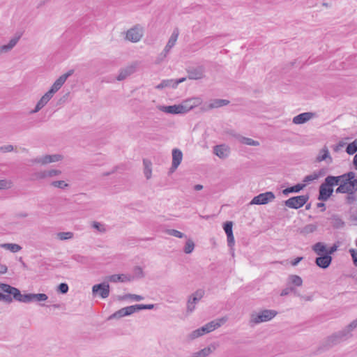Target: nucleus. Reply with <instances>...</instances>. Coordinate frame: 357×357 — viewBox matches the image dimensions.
Instances as JSON below:
<instances>
[{
    "label": "nucleus",
    "mask_w": 357,
    "mask_h": 357,
    "mask_svg": "<svg viewBox=\"0 0 357 357\" xmlns=\"http://www.w3.org/2000/svg\"><path fill=\"white\" fill-rule=\"evenodd\" d=\"M0 289L6 294H13V298L17 301L29 303L31 302H41L47 300L48 297L45 294H22L20 291L8 284L1 283Z\"/></svg>",
    "instance_id": "obj_1"
},
{
    "label": "nucleus",
    "mask_w": 357,
    "mask_h": 357,
    "mask_svg": "<svg viewBox=\"0 0 357 357\" xmlns=\"http://www.w3.org/2000/svg\"><path fill=\"white\" fill-rule=\"evenodd\" d=\"M357 327V319L351 322L343 330L328 336L323 343L324 349H328L351 337V332Z\"/></svg>",
    "instance_id": "obj_2"
},
{
    "label": "nucleus",
    "mask_w": 357,
    "mask_h": 357,
    "mask_svg": "<svg viewBox=\"0 0 357 357\" xmlns=\"http://www.w3.org/2000/svg\"><path fill=\"white\" fill-rule=\"evenodd\" d=\"M200 103L201 99L199 98H194L187 100L182 105L165 106L162 107V110L166 113L173 114H185Z\"/></svg>",
    "instance_id": "obj_3"
},
{
    "label": "nucleus",
    "mask_w": 357,
    "mask_h": 357,
    "mask_svg": "<svg viewBox=\"0 0 357 357\" xmlns=\"http://www.w3.org/2000/svg\"><path fill=\"white\" fill-rule=\"evenodd\" d=\"M339 184L337 178L335 176H328L319 186L318 199L326 201L333 192V187Z\"/></svg>",
    "instance_id": "obj_4"
},
{
    "label": "nucleus",
    "mask_w": 357,
    "mask_h": 357,
    "mask_svg": "<svg viewBox=\"0 0 357 357\" xmlns=\"http://www.w3.org/2000/svg\"><path fill=\"white\" fill-rule=\"evenodd\" d=\"M309 199V195L292 197L284 201V205L290 208L298 209L303 206Z\"/></svg>",
    "instance_id": "obj_5"
},
{
    "label": "nucleus",
    "mask_w": 357,
    "mask_h": 357,
    "mask_svg": "<svg viewBox=\"0 0 357 357\" xmlns=\"http://www.w3.org/2000/svg\"><path fill=\"white\" fill-rule=\"evenodd\" d=\"M277 314L278 312L275 310H264L256 315H252L251 321L256 324L261 322L268 321L275 317Z\"/></svg>",
    "instance_id": "obj_6"
},
{
    "label": "nucleus",
    "mask_w": 357,
    "mask_h": 357,
    "mask_svg": "<svg viewBox=\"0 0 357 357\" xmlns=\"http://www.w3.org/2000/svg\"><path fill=\"white\" fill-rule=\"evenodd\" d=\"M275 198V196L273 192L268 191L264 193H261L257 196L254 197L252 199L251 204L264 205L270 202H272Z\"/></svg>",
    "instance_id": "obj_7"
},
{
    "label": "nucleus",
    "mask_w": 357,
    "mask_h": 357,
    "mask_svg": "<svg viewBox=\"0 0 357 357\" xmlns=\"http://www.w3.org/2000/svg\"><path fill=\"white\" fill-rule=\"evenodd\" d=\"M73 70H70L66 73L63 74L61 75L52 85L50 89L49 90L50 93H52L54 95L55 93H56L63 85V84L66 82V79L73 75Z\"/></svg>",
    "instance_id": "obj_8"
},
{
    "label": "nucleus",
    "mask_w": 357,
    "mask_h": 357,
    "mask_svg": "<svg viewBox=\"0 0 357 357\" xmlns=\"http://www.w3.org/2000/svg\"><path fill=\"white\" fill-rule=\"evenodd\" d=\"M93 294H98L102 298H106L109 295V285L107 283L102 282L95 284L92 287Z\"/></svg>",
    "instance_id": "obj_9"
},
{
    "label": "nucleus",
    "mask_w": 357,
    "mask_h": 357,
    "mask_svg": "<svg viewBox=\"0 0 357 357\" xmlns=\"http://www.w3.org/2000/svg\"><path fill=\"white\" fill-rule=\"evenodd\" d=\"M187 79V77H181L180 79H163L159 84L155 86V89H163L165 88L171 87L173 89H176L178 84L185 82Z\"/></svg>",
    "instance_id": "obj_10"
},
{
    "label": "nucleus",
    "mask_w": 357,
    "mask_h": 357,
    "mask_svg": "<svg viewBox=\"0 0 357 357\" xmlns=\"http://www.w3.org/2000/svg\"><path fill=\"white\" fill-rule=\"evenodd\" d=\"M189 79H200L204 77V68L202 66L191 67L187 70Z\"/></svg>",
    "instance_id": "obj_11"
},
{
    "label": "nucleus",
    "mask_w": 357,
    "mask_h": 357,
    "mask_svg": "<svg viewBox=\"0 0 357 357\" xmlns=\"http://www.w3.org/2000/svg\"><path fill=\"white\" fill-rule=\"evenodd\" d=\"M143 36L142 30L137 26L130 29L126 32V39L132 43L140 40Z\"/></svg>",
    "instance_id": "obj_12"
},
{
    "label": "nucleus",
    "mask_w": 357,
    "mask_h": 357,
    "mask_svg": "<svg viewBox=\"0 0 357 357\" xmlns=\"http://www.w3.org/2000/svg\"><path fill=\"white\" fill-rule=\"evenodd\" d=\"M133 313H135V307H133V305L125 307L110 315L109 319H119L126 316L131 315Z\"/></svg>",
    "instance_id": "obj_13"
},
{
    "label": "nucleus",
    "mask_w": 357,
    "mask_h": 357,
    "mask_svg": "<svg viewBox=\"0 0 357 357\" xmlns=\"http://www.w3.org/2000/svg\"><path fill=\"white\" fill-rule=\"evenodd\" d=\"M182 151L178 149H174L172 150V163L170 168L172 172H174L178 168L182 161Z\"/></svg>",
    "instance_id": "obj_14"
},
{
    "label": "nucleus",
    "mask_w": 357,
    "mask_h": 357,
    "mask_svg": "<svg viewBox=\"0 0 357 357\" xmlns=\"http://www.w3.org/2000/svg\"><path fill=\"white\" fill-rule=\"evenodd\" d=\"M315 116V113L313 112H303L295 116L292 119V122L296 125L303 124Z\"/></svg>",
    "instance_id": "obj_15"
},
{
    "label": "nucleus",
    "mask_w": 357,
    "mask_h": 357,
    "mask_svg": "<svg viewBox=\"0 0 357 357\" xmlns=\"http://www.w3.org/2000/svg\"><path fill=\"white\" fill-rule=\"evenodd\" d=\"M233 223L231 221H227L224 223L223 229L227 234V244L228 246L231 248L234 245V237L233 234L232 230Z\"/></svg>",
    "instance_id": "obj_16"
},
{
    "label": "nucleus",
    "mask_w": 357,
    "mask_h": 357,
    "mask_svg": "<svg viewBox=\"0 0 357 357\" xmlns=\"http://www.w3.org/2000/svg\"><path fill=\"white\" fill-rule=\"evenodd\" d=\"M213 153L218 158L225 159L229 156L230 149L229 146L225 144L216 145L213 147Z\"/></svg>",
    "instance_id": "obj_17"
},
{
    "label": "nucleus",
    "mask_w": 357,
    "mask_h": 357,
    "mask_svg": "<svg viewBox=\"0 0 357 357\" xmlns=\"http://www.w3.org/2000/svg\"><path fill=\"white\" fill-rule=\"evenodd\" d=\"M54 95L50 93L48 91L46 92L37 102L34 109L31 112V114H34L39 112L47 102L51 100Z\"/></svg>",
    "instance_id": "obj_18"
},
{
    "label": "nucleus",
    "mask_w": 357,
    "mask_h": 357,
    "mask_svg": "<svg viewBox=\"0 0 357 357\" xmlns=\"http://www.w3.org/2000/svg\"><path fill=\"white\" fill-rule=\"evenodd\" d=\"M107 280L110 282H126L133 280V277L126 274H114L108 276Z\"/></svg>",
    "instance_id": "obj_19"
},
{
    "label": "nucleus",
    "mask_w": 357,
    "mask_h": 357,
    "mask_svg": "<svg viewBox=\"0 0 357 357\" xmlns=\"http://www.w3.org/2000/svg\"><path fill=\"white\" fill-rule=\"evenodd\" d=\"M331 256L326 254L320 255V257H317L315 260L316 264L324 269L327 268L331 265Z\"/></svg>",
    "instance_id": "obj_20"
},
{
    "label": "nucleus",
    "mask_w": 357,
    "mask_h": 357,
    "mask_svg": "<svg viewBox=\"0 0 357 357\" xmlns=\"http://www.w3.org/2000/svg\"><path fill=\"white\" fill-rule=\"evenodd\" d=\"M136 70V65H130L120 70V73L119 75L117 76L116 79L119 81H121L125 79L127 77L130 76L132 73L135 72Z\"/></svg>",
    "instance_id": "obj_21"
},
{
    "label": "nucleus",
    "mask_w": 357,
    "mask_h": 357,
    "mask_svg": "<svg viewBox=\"0 0 357 357\" xmlns=\"http://www.w3.org/2000/svg\"><path fill=\"white\" fill-rule=\"evenodd\" d=\"M21 37V35L19 34L17 36H15L13 38H11L9 41V43L6 45H1L0 46V54L2 53H6L10 52L17 43L20 38Z\"/></svg>",
    "instance_id": "obj_22"
},
{
    "label": "nucleus",
    "mask_w": 357,
    "mask_h": 357,
    "mask_svg": "<svg viewBox=\"0 0 357 357\" xmlns=\"http://www.w3.org/2000/svg\"><path fill=\"white\" fill-rule=\"evenodd\" d=\"M229 103V101L225 99H213L211 100L207 105L204 110H209L215 108H219L223 106H226Z\"/></svg>",
    "instance_id": "obj_23"
},
{
    "label": "nucleus",
    "mask_w": 357,
    "mask_h": 357,
    "mask_svg": "<svg viewBox=\"0 0 357 357\" xmlns=\"http://www.w3.org/2000/svg\"><path fill=\"white\" fill-rule=\"evenodd\" d=\"M227 321V318L222 317L220 319L213 320L204 326L208 330V333L213 331L216 328L220 327L222 324H224Z\"/></svg>",
    "instance_id": "obj_24"
},
{
    "label": "nucleus",
    "mask_w": 357,
    "mask_h": 357,
    "mask_svg": "<svg viewBox=\"0 0 357 357\" xmlns=\"http://www.w3.org/2000/svg\"><path fill=\"white\" fill-rule=\"evenodd\" d=\"M305 183H298L295 185L288 187L282 190L284 195H288L290 193H298L305 187Z\"/></svg>",
    "instance_id": "obj_25"
},
{
    "label": "nucleus",
    "mask_w": 357,
    "mask_h": 357,
    "mask_svg": "<svg viewBox=\"0 0 357 357\" xmlns=\"http://www.w3.org/2000/svg\"><path fill=\"white\" fill-rule=\"evenodd\" d=\"M293 285L295 287H301L303 284L302 278L297 275H290L288 277L287 285Z\"/></svg>",
    "instance_id": "obj_26"
},
{
    "label": "nucleus",
    "mask_w": 357,
    "mask_h": 357,
    "mask_svg": "<svg viewBox=\"0 0 357 357\" xmlns=\"http://www.w3.org/2000/svg\"><path fill=\"white\" fill-rule=\"evenodd\" d=\"M324 174V172L323 169H320L318 172H314L312 174L307 175L306 176H305L304 178H303V182L308 183H310L311 181H313L314 180L318 179L319 177L323 176Z\"/></svg>",
    "instance_id": "obj_27"
},
{
    "label": "nucleus",
    "mask_w": 357,
    "mask_h": 357,
    "mask_svg": "<svg viewBox=\"0 0 357 357\" xmlns=\"http://www.w3.org/2000/svg\"><path fill=\"white\" fill-rule=\"evenodd\" d=\"M204 290L202 289H197L191 296H190L189 299L194 304H197L204 297Z\"/></svg>",
    "instance_id": "obj_28"
},
{
    "label": "nucleus",
    "mask_w": 357,
    "mask_h": 357,
    "mask_svg": "<svg viewBox=\"0 0 357 357\" xmlns=\"http://www.w3.org/2000/svg\"><path fill=\"white\" fill-rule=\"evenodd\" d=\"M317 229V226L315 224H308L301 229L300 233L303 236H307L310 234L314 232Z\"/></svg>",
    "instance_id": "obj_29"
},
{
    "label": "nucleus",
    "mask_w": 357,
    "mask_h": 357,
    "mask_svg": "<svg viewBox=\"0 0 357 357\" xmlns=\"http://www.w3.org/2000/svg\"><path fill=\"white\" fill-rule=\"evenodd\" d=\"M348 189V195H352L357 191V178L350 181H344Z\"/></svg>",
    "instance_id": "obj_30"
},
{
    "label": "nucleus",
    "mask_w": 357,
    "mask_h": 357,
    "mask_svg": "<svg viewBox=\"0 0 357 357\" xmlns=\"http://www.w3.org/2000/svg\"><path fill=\"white\" fill-rule=\"evenodd\" d=\"M329 160L328 162H332V158L330 155L329 151L326 148H324L320 151L319 155L317 158V160L319 162Z\"/></svg>",
    "instance_id": "obj_31"
},
{
    "label": "nucleus",
    "mask_w": 357,
    "mask_h": 357,
    "mask_svg": "<svg viewBox=\"0 0 357 357\" xmlns=\"http://www.w3.org/2000/svg\"><path fill=\"white\" fill-rule=\"evenodd\" d=\"M312 250L318 255H324L326 254V245L321 242H318L315 243L312 246Z\"/></svg>",
    "instance_id": "obj_32"
},
{
    "label": "nucleus",
    "mask_w": 357,
    "mask_h": 357,
    "mask_svg": "<svg viewBox=\"0 0 357 357\" xmlns=\"http://www.w3.org/2000/svg\"><path fill=\"white\" fill-rule=\"evenodd\" d=\"M335 178H337L339 183L340 181H341V180H342L343 181H350L353 179H356V173L354 172H349L340 176H335Z\"/></svg>",
    "instance_id": "obj_33"
},
{
    "label": "nucleus",
    "mask_w": 357,
    "mask_h": 357,
    "mask_svg": "<svg viewBox=\"0 0 357 357\" xmlns=\"http://www.w3.org/2000/svg\"><path fill=\"white\" fill-rule=\"evenodd\" d=\"M178 35H179V30L178 28H175L174 29L170 38H169L167 43L168 47H173L175 45L176 42L178 39Z\"/></svg>",
    "instance_id": "obj_34"
},
{
    "label": "nucleus",
    "mask_w": 357,
    "mask_h": 357,
    "mask_svg": "<svg viewBox=\"0 0 357 357\" xmlns=\"http://www.w3.org/2000/svg\"><path fill=\"white\" fill-rule=\"evenodd\" d=\"M0 246L14 253L17 252L22 250V247L20 245L15 243H3L0 245Z\"/></svg>",
    "instance_id": "obj_35"
},
{
    "label": "nucleus",
    "mask_w": 357,
    "mask_h": 357,
    "mask_svg": "<svg viewBox=\"0 0 357 357\" xmlns=\"http://www.w3.org/2000/svg\"><path fill=\"white\" fill-rule=\"evenodd\" d=\"M143 164L144 166V174L146 178L147 179H149L151 177V174H152L151 162L146 159H144Z\"/></svg>",
    "instance_id": "obj_36"
},
{
    "label": "nucleus",
    "mask_w": 357,
    "mask_h": 357,
    "mask_svg": "<svg viewBox=\"0 0 357 357\" xmlns=\"http://www.w3.org/2000/svg\"><path fill=\"white\" fill-rule=\"evenodd\" d=\"M290 293H294V294L296 296H301L300 294L296 289V288L293 286L288 285L286 288L282 290L280 293L281 296H284L289 295Z\"/></svg>",
    "instance_id": "obj_37"
},
{
    "label": "nucleus",
    "mask_w": 357,
    "mask_h": 357,
    "mask_svg": "<svg viewBox=\"0 0 357 357\" xmlns=\"http://www.w3.org/2000/svg\"><path fill=\"white\" fill-rule=\"evenodd\" d=\"M239 142L242 144L248 145V146H257L259 145V142L258 141L254 140L249 137H241L239 138Z\"/></svg>",
    "instance_id": "obj_38"
},
{
    "label": "nucleus",
    "mask_w": 357,
    "mask_h": 357,
    "mask_svg": "<svg viewBox=\"0 0 357 357\" xmlns=\"http://www.w3.org/2000/svg\"><path fill=\"white\" fill-rule=\"evenodd\" d=\"M49 159H50V157H49V155H46L43 157H38L34 159H31L30 162L32 163H40L42 165H46L50 163V160Z\"/></svg>",
    "instance_id": "obj_39"
},
{
    "label": "nucleus",
    "mask_w": 357,
    "mask_h": 357,
    "mask_svg": "<svg viewBox=\"0 0 357 357\" xmlns=\"http://www.w3.org/2000/svg\"><path fill=\"white\" fill-rule=\"evenodd\" d=\"M332 225L334 228L340 229L344 226V222L337 215H333Z\"/></svg>",
    "instance_id": "obj_40"
},
{
    "label": "nucleus",
    "mask_w": 357,
    "mask_h": 357,
    "mask_svg": "<svg viewBox=\"0 0 357 357\" xmlns=\"http://www.w3.org/2000/svg\"><path fill=\"white\" fill-rule=\"evenodd\" d=\"M357 151V138L354 139L351 143H349L347 148L346 152L349 155H353Z\"/></svg>",
    "instance_id": "obj_41"
},
{
    "label": "nucleus",
    "mask_w": 357,
    "mask_h": 357,
    "mask_svg": "<svg viewBox=\"0 0 357 357\" xmlns=\"http://www.w3.org/2000/svg\"><path fill=\"white\" fill-rule=\"evenodd\" d=\"M57 238L61 241L71 239L73 238V233L71 231H62L56 234Z\"/></svg>",
    "instance_id": "obj_42"
},
{
    "label": "nucleus",
    "mask_w": 357,
    "mask_h": 357,
    "mask_svg": "<svg viewBox=\"0 0 357 357\" xmlns=\"http://www.w3.org/2000/svg\"><path fill=\"white\" fill-rule=\"evenodd\" d=\"M31 176V180L33 181L42 180L47 178V170L35 172Z\"/></svg>",
    "instance_id": "obj_43"
},
{
    "label": "nucleus",
    "mask_w": 357,
    "mask_h": 357,
    "mask_svg": "<svg viewBox=\"0 0 357 357\" xmlns=\"http://www.w3.org/2000/svg\"><path fill=\"white\" fill-rule=\"evenodd\" d=\"M194 248H195L194 242L192 240L188 239L185 243V245L183 248V251L186 254H190L194 250Z\"/></svg>",
    "instance_id": "obj_44"
},
{
    "label": "nucleus",
    "mask_w": 357,
    "mask_h": 357,
    "mask_svg": "<svg viewBox=\"0 0 357 357\" xmlns=\"http://www.w3.org/2000/svg\"><path fill=\"white\" fill-rule=\"evenodd\" d=\"M135 307V312H138L142 310H152L154 308L153 304H136L134 305Z\"/></svg>",
    "instance_id": "obj_45"
},
{
    "label": "nucleus",
    "mask_w": 357,
    "mask_h": 357,
    "mask_svg": "<svg viewBox=\"0 0 357 357\" xmlns=\"http://www.w3.org/2000/svg\"><path fill=\"white\" fill-rule=\"evenodd\" d=\"M337 185L339 186L335 190L336 193L348 194V189L346 186L344 181L341 180V181H340V183Z\"/></svg>",
    "instance_id": "obj_46"
},
{
    "label": "nucleus",
    "mask_w": 357,
    "mask_h": 357,
    "mask_svg": "<svg viewBox=\"0 0 357 357\" xmlns=\"http://www.w3.org/2000/svg\"><path fill=\"white\" fill-rule=\"evenodd\" d=\"M92 227L100 233H105L107 231L105 225L98 222L94 221L92 224Z\"/></svg>",
    "instance_id": "obj_47"
},
{
    "label": "nucleus",
    "mask_w": 357,
    "mask_h": 357,
    "mask_svg": "<svg viewBox=\"0 0 357 357\" xmlns=\"http://www.w3.org/2000/svg\"><path fill=\"white\" fill-rule=\"evenodd\" d=\"M133 273L134 275L132 276L133 277V280L135 278H142L144 277V272L140 266H135L133 269Z\"/></svg>",
    "instance_id": "obj_48"
},
{
    "label": "nucleus",
    "mask_w": 357,
    "mask_h": 357,
    "mask_svg": "<svg viewBox=\"0 0 357 357\" xmlns=\"http://www.w3.org/2000/svg\"><path fill=\"white\" fill-rule=\"evenodd\" d=\"M50 185L53 187L60 189H64L68 186V184L66 183L64 181H52Z\"/></svg>",
    "instance_id": "obj_49"
},
{
    "label": "nucleus",
    "mask_w": 357,
    "mask_h": 357,
    "mask_svg": "<svg viewBox=\"0 0 357 357\" xmlns=\"http://www.w3.org/2000/svg\"><path fill=\"white\" fill-rule=\"evenodd\" d=\"M166 233L170 236H173L179 238H183L185 236L184 234L174 229H167Z\"/></svg>",
    "instance_id": "obj_50"
},
{
    "label": "nucleus",
    "mask_w": 357,
    "mask_h": 357,
    "mask_svg": "<svg viewBox=\"0 0 357 357\" xmlns=\"http://www.w3.org/2000/svg\"><path fill=\"white\" fill-rule=\"evenodd\" d=\"M13 299H14L13 294H4L0 292V300L1 301H4L5 302L10 303L12 302Z\"/></svg>",
    "instance_id": "obj_51"
},
{
    "label": "nucleus",
    "mask_w": 357,
    "mask_h": 357,
    "mask_svg": "<svg viewBox=\"0 0 357 357\" xmlns=\"http://www.w3.org/2000/svg\"><path fill=\"white\" fill-rule=\"evenodd\" d=\"M68 285L65 282L61 283L57 287V291L63 294H66L68 291Z\"/></svg>",
    "instance_id": "obj_52"
},
{
    "label": "nucleus",
    "mask_w": 357,
    "mask_h": 357,
    "mask_svg": "<svg viewBox=\"0 0 357 357\" xmlns=\"http://www.w3.org/2000/svg\"><path fill=\"white\" fill-rule=\"evenodd\" d=\"M12 183L6 179L0 180V190L8 189L11 187Z\"/></svg>",
    "instance_id": "obj_53"
},
{
    "label": "nucleus",
    "mask_w": 357,
    "mask_h": 357,
    "mask_svg": "<svg viewBox=\"0 0 357 357\" xmlns=\"http://www.w3.org/2000/svg\"><path fill=\"white\" fill-rule=\"evenodd\" d=\"M13 149H14V147L11 144H8V145H4V146H0V151L2 153L10 152V151H13Z\"/></svg>",
    "instance_id": "obj_54"
},
{
    "label": "nucleus",
    "mask_w": 357,
    "mask_h": 357,
    "mask_svg": "<svg viewBox=\"0 0 357 357\" xmlns=\"http://www.w3.org/2000/svg\"><path fill=\"white\" fill-rule=\"evenodd\" d=\"M349 253L351 254V256L352 257L354 266L357 267V250L351 248L349 250Z\"/></svg>",
    "instance_id": "obj_55"
},
{
    "label": "nucleus",
    "mask_w": 357,
    "mask_h": 357,
    "mask_svg": "<svg viewBox=\"0 0 357 357\" xmlns=\"http://www.w3.org/2000/svg\"><path fill=\"white\" fill-rule=\"evenodd\" d=\"M61 174V172L60 170H58V169L47 170V177H53V176H58V175H59Z\"/></svg>",
    "instance_id": "obj_56"
},
{
    "label": "nucleus",
    "mask_w": 357,
    "mask_h": 357,
    "mask_svg": "<svg viewBox=\"0 0 357 357\" xmlns=\"http://www.w3.org/2000/svg\"><path fill=\"white\" fill-rule=\"evenodd\" d=\"M202 336L201 333H200V331L198 329H196L195 331H193L189 335V337L191 339V340H194V339H196L199 337Z\"/></svg>",
    "instance_id": "obj_57"
},
{
    "label": "nucleus",
    "mask_w": 357,
    "mask_h": 357,
    "mask_svg": "<svg viewBox=\"0 0 357 357\" xmlns=\"http://www.w3.org/2000/svg\"><path fill=\"white\" fill-rule=\"evenodd\" d=\"M49 157H50V163L59 161L62 158V156L59 154L49 155Z\"/></svg>",
    "instance_id": "obj_58"
},
{
    "label": "nucleus",
    "mask_w": 357,
    "mask_h": 357,
    "mask_svg": "<svg viewBox=\"0 0 357 357\" xmlns=\"http://www.w3.org/2000/svg\"><path fill=\"white\" fill-rule=\"evenodd\" d=\"M196 304L192 303V301L188 298V304H187V311L188 312H192L195 309Z\"/></svg>",
    "instance_id": "obj_59"
},
{
    "label": "nucleus",
    "mask_w": 357,
    "mask_h": 357,
    "mask_svg": "<svg viewBox=\"0 0 357 357\" xmlns=\"http://www.w3.org/2000/svg\"><path fill=\"white\" fill-rule=\"evenodd\" d=\"M172 48V47H168V45H166V46L165 47L162 52L160 54V56H161L162 58L166 57L167 55L168 54V53L170 52Z\"/></svg>",
    "instance_id": "obj_60"
},
{
    "label": "nucleus",
    "mask_w": 357,
    "mask_h": 357,
    "mask_svg": "<svg viewBox=\"0 0 357 357\" xmlns=\"http://www.w3.org/2000/svg\"><path fill=\"white\" fill-rule=\"evenodd\" d=\"M337 249V245H333L331 246L329 250H326V254L331 256L333 253H334Z\"/></svg>",
    "instance_id": "obj_61"
},
{
    "label": "nucleus",
    "mask_w": 357,
    "mask_h": 357,
    "mask_svg": "<svg viewBox=\"0 0 357 357\" xmlns=\"http://www.w3.org/2000/svg\"><path fill=\"white\" fill-rule=\"evenodd\" d=\"M303 259V258L302 257H298L291 261V264L293 266H296Z\"/></svg>",
    "instance_id": "obj_62"
},
{
    "label": "nucleus",
    "mask_w": 357,
    "mask_h": 357,
    "mask_svg": "<svg viewBox=\"0 0 357 357\" xmlns=\"http://www.w3.org/2000/svg\"><path fill=\"white\" fill-rule=\"evenodd\" d=\"M131 299L134 300V301H140L144 299V297L142 296H139V295H137V294H131V297H130Z\"/></svg>",
    "instance_id": "obj_63"
},
{
    "label": "nucleus",
    "mask_w": 357,
    "mask_h": 357,
    "mask_svg": "<svg viewBox=\"0 0 357 357\" xmlns=\"http://www.w3.org/2000/svg\"><path fill=\"white\" fill-rule=\"evenodd\" d=\"M199 330L200 333H201L202 335H204L206 333H208V331L206 329L205 326H202L201 328H199Z\"/></svg>",
    "instance_id": "obj_64"
}]
</instances>
